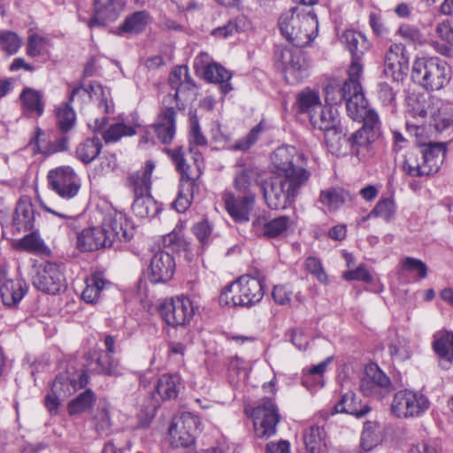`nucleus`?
<instances>
[{"mask_svg":"<svg viewBox=\"0 0 453 453\" xmlns=\"http://www.w3.org/2000/svg\"><path fill=\"white\" fill-rule=\"evenodd\" d=\"M303 159V155L293 146L279 147L272 154L275 174L265 180L261 187L270 209H285L295 202L310 178V173L301 165Z\"/></svg>","mask_w":453,"mask_h":453,"instance_id":"f257e3e1","label":"nucleus"},{"mask_svg":"<svg viewBox=\"0 0 453 453\" xmlns=\"http://www.w3.org/2000/svg\"><path fill=\"white\" fill-rule=\"evenodd\" d=\"M426 127L414 126L411 132H414L418 146L420 158L411 153L403 161L404 173L412 177L428 176L436 173L441 168L447 151L446 143L433 142L424 138Z\"/></svg>","mask_w":453,"mask_h":453,"instance_id":"f03ea898","label":"nucleus"},{"mask_svg":"<svg viewBox=\"0 0 453 453\" xmlns=\"http://www.w3.org/2000/svg\"><path fill=\"white\" fill-rule=\"evenodd\" d=\"M282 35L293 45L303 47L318 35L319 21L311 5L292 7L279 19Z\"/></svg>","mask_w":453,"mask_h":453,"instance_id":"7ed1b4c3","label":"nucleus"},{"mask_svg":"<svg viewBox=\"0 0 453 453\" xmlns=\"http://www.w3.org/2000/svg\"><path fill=\"white\" fill-rule=\"evenodd\" d=\"M264 294L261 280L242 275L221 292L219 303L227 306L251 307L262 300Z\"/></svg>","mask_w":453,"mask_h":453,"instance_id":"20e7f679","label":"nucleus"},{"mask_svg":"<svg viewBox=\"0 0 453 453\" xmlns=\"http://www.w3.org/2000/svg\"><path fill=\"white\" fill-rule=\"evenodd\" d=\"M300 48L293 44H277L274 48L275 65L284 73L287 82L293 85L301 82L309 75V65Z\"/></svg>","mask_w":453,"mask_h":453,"instance_id":"39448f33","label":"nucleus"},{"mask_svg":"<svg viewBox=\"0 0 453 453\" xmlns=\"http://www.w3.org/2000/svg\"><path fill=\"white\" fill-rule=\"evenodd\" d=\"M412 80L426 90H439L449 81L448 65L438 58H418L412 66Z\"/></svg>","mask_w":453,"mask_h":453,"instance_id":"423d86ee","label":"nucleus"},{"mask_svg":"<svg viewBox=\"0 0 453 453\" xmlns=\"http://www.w3.org/2000/svg\"><path fill=\"white\" fill-rule=\"evenodd\" d=\"M165 151L172 158L177 171L180 174V185L178 196L173 205L178 212H184L189 207L195 188L196 180L189 173V165L186 164L181 147L165 149Z\"/></svg>","mask_w":453,"mask_h":453,"instance_id":"0eeeda50","label":"nucleus"},{"mask_svg":"<svg viewBox=\"0 0 453 453\" xmlns=\"http://www.w3.org/2000/svg\"><path fill=\"white\" fill-rule=\"evenodd\" d=\"M250 415L253 418L255 434L257 438L267 440L276 434L280 415L276 404L271 398H263L251 409Z\"/></svg>","mask_w":453,"mask_h":453,"instance_id":"6e6552de","label":"nucleus"},{"mask_svg":"<svg viewBox=\"0 0 453 453\" xmlns=\"http://www.w3.org/2000/svg\"><path fill=\"white\" fill-rule=\"evenodd\" d=\"M198 306L188 296L165 300L159 307L162 319L172 326H185L193 319Z\"/></svg>","mask_w":453,"mask_h":453,"instance_id":"1a4fd4ad","label":"nucleus"},{"mask_svg":"<svg viewBox=\"0 0 453 453\" xmlns=\"http://www.w3.org/2000/svg\"><path fill=\"white\" fill-rule=\"evenodd\" d=\"M47 180L49 188L64 199L74 197L81 188L80 178L70 165L50 170Z\"/></svg>","mask_w":453,"mask_h":453,"instance_id":"9d476101","label":"nucleus"},{"mask_svg":"<svg viewBox=\"0 0 453 453\" xmlns=\"http://www.w3.org/2000/svg\"><path fill=\"white\" fill-rule=\"evenodd\" d=\"M429 408L428 399L422 394L408 389L395 394L391 411L398 418L418 417Z\"/></svg>","mask_w":453,"mask_h":453,"instance_id":"9b49d317","label":"nucleus"},{"mask_svg":"<svg viewBox=\"0 0 453 453\" xmlns=\"http://www.w3.org/2000/svg\"><path fill=\"white\" fill-rule=\"evenodd\" d=\"M359 388L364 395L380 399L392 392L393 384L389 377L376 364L372 363L365 366Z\"/></svg>","mask_w":453,"mask_h":453,"instance_id":"f8f14e48","label":"nucleus"},{"mask_svg":"<svg viewBox=\"0 0 453 453\" xmlns=\"http://www.w3.org/2000/svg\"><path fill=\"white\" fill-rule=\"evenodd\" d=\"M176 111L173 107H166L158 115L157 121L149 127L141 137L142 143H153L156 136L163 143H170L175 134Z\"/></svg>","mask_w":453,"mask_h":453,"instance_id":"ddd939ff","label":"nucleus"},{"mask_svg":"<svg viewBox=\"0 0 453 453\" xmlns=\"http://www.w3.org/2000/svg\"><path fill=\"white\" fill-rule=\"evenodd\" d=\"M101 228L105 233L109 247H111L116 241L127 242L134 235L132 224L120 211L107 213L104 218Z\"/></svg>","mask_w":453,"mask_h":453,"instance_id":"4468645a","label":"nucleus"},{"mask_svg":"<svg viewBox=\"0 0 453 453\" xmlns=\"http://www.w3.org/2000/svg\"><path fill=\"white\" fill-rule=\"evenodd\" d=\"M359 58H353L349 67V79L344 82L352 89V97L348 100V114L351 119L361 116V111L365 105V96L359 79L363 73V66L358 63Z\"/></svg>","mask_w":453,"mask_h":453,"instance_id":"2eb2a0df","label":"nucleus"},{"mask_svg":"<svg viewBox=\"0 0 453 453\" xmlns=\"http://www.w3.org/2000/svg\"><path fill=\"white\" fill-rule=\"evenodd\" d=\"M409 71V58L403 44L390 45L384 58V73L395 81H403Z\"/></svg>","mask_w":453,"mask_h":453,"instance_id":"dca6fc26","label":"nucleus"},{"mask_svg":"<svg viewBox=\"0 0 453 453\" xmlns=\"http://www.w3.org/2000/svg\"><path fill=\"white\" fill-rule=\"evenodd\" d=\"M34 285L41 291L56 295L65 288V277L60 266L46 262L34 279Z\"/></svg>","mask_w":453,"mask_h":453,"instance_id":"f3484780","label":"nucleus"},{"mask_svg":"<svg viewBox=\"0 0 453 453\" xmlns=\"http://www.w3.org/2000/svg\"><path fill=\"white\" fill-rule=\"evenodd\" d=\"M174 271L175 261L170 253L159 250L153 254L149 266V277L151 282H166L172 279Z\"/></svg>","mask_w":453,"mask_h":453,"instance_id":"a211bd4d","label":"nucleus"},{"mask_svg":"<svg viewBox=\"0 0 453 453\" xmlns=\"http://www.w3.org/2000/svg\"><path fill=\"white\" fill-rule=\"evenodd\" d=\"M88 382V377L86 372H64L55 378L51 385V392L62 398H67L78 389L84 388Z\"/></svg>","mask_w":453,"mask_h":453,"instance_id":"6ab92c4d","label":"nucleus"},{"mask_svg":"<svg viewBox=\"0 0 453 453\" xmlns=\"http://www.w3.org/2000/svg\"><path fill=\"white\" fill-rule=\"evenodd\" d=\"M290 225V218L285 215L271 220L265 217H257L252 222V230L257 236L273 239L285 235Z\"/></svg>","mask_w":453,"mask_h":453,"instance_id":"aec40b11","label":"nucleus"},{"mask_svg":"<svg viewBox=\"0 0 453 453\" xmlns=\"http://www.w3.org/2000/svg\"><path fill=\"white\" fill-rule=\"evenodd\" d=\"M226 209L231 218L239 223L248 222L255 202V195L235 196L232 192H226L223 196Z\"/></svg>","mask_w":453,"mask_h":453,"instance_id":"412c9836","label":"nucleus"},{"mask_svg":"<svg viewBox=\"0 0 453 453\" xmlns=\"http://www.w3.org/2000/svg\"><path fill=\"white\" fill-rule=\"evenodd\" d=\"M180 388V377L177 374H163L155 385L151 395L153 406L159 405L161 401L176 399Z\"/></svg>","mask_w":453,"mask_h":453,"instance_id":"4be33fe9","label":"nucleus"},{"mask_svg":"<svg viewBox=\"0 0 453 453\" xmlns=\"http://www.w3.org/2000/svg\"><path fill=\"white\" fill-rule=\"evenodd\" d=\"M90 357L86 365L88 371L111 376L122 375L119 361L109 355V353H104L103 350L95 351Z\"/></svg>","mask_w":453,"mask_h":453,"instance_id":"5701e85b","label":"nucleus"},{"mask_svg":"<svg viewBox=\"0 0 453 453\" xmlns=\"http://www.w3.org/2000/svg\"><path fill=\"white\" fill-rule=\"evenodd\" d=\"M154 168L155 164L148 161L144 169L128 174L126 186L134 196L150 194V179Z\"/></svg>","mask_w":453,"mask_h":453,"instance_id":"b1692460","label":"nucleus"},{"mask_svg":"<svg viewBox=\"0 0 453 453\" xmlns=\"http://www.w3.org/2000/svg\"><path fill=\"white\" fill-rule=\"evenodd\" d=\"M76 247L81 252H90L109 247V244L101 227H89L78 234Z\"/></svg>","mask_w":453,"mask_h":453,"instance_id":"393cba45","label":"nucleus"},{"mask_svg":"<svg viewBox=\"0 0 453 453\" xmlns=\"http://www.w3.org/2000/svg\"><path fill=\"white\" fill-rule=\"evenodd\" d=\"M35 216L33 204L27 200H19L12 219L13 233L32 230L35 226Z\"/></svg>","mask_w":453,"mask_h":453,"instance_id":"a878e982","label":"nucleus"},{"mask_svg":"<svg viewBox=\"0 0 453 453\" xmlns=\"http://www.w3.org/2000/svg\"><path fill=\"white\" fill-rule=\"evenodd\" d=\"M96 15L88 22L89 27H104L118 19L124 7L121 0H107L102 6L96 5Z\"/></svg>","mask_w":453,"mask_h":453,"instance_id":"bb28decb","label":"nucleus"},{"mask_svg":"<svg viewBox=\"0 0 453 453\" xmlns=\"http://www.w3.org/2000/svg\"><path fill=\"white\" fill-rule=\"evenodd\" d=\"M371 411L367 403L357 401L356 395L352 392L344 394L340 401L334 404L330 415L336 413H346L356 418H362Z\"/></svg>","mask_w":453,"mask_h":453,"instance_id":"cd10ccee","label":"nucleus"},{"mask_svg":"<svg viewBox=\"0 0 453 453\" xmlns=\"http://www.w3.org/2000/svg\"><path fill=\"white\" fill-rule=\"evenodd\" d=\"M204 79L211 83L219 84V89L223 96H226L233 89L230 83L232 73L223 65L218 63L208 64L203 70Z\"/></svg>","mask_w":453,"mask_h":453,"instance_id":"c85d7f7f","label":"nucleus"},{"mask_svg":"<svg viewBox=\"0 0 453 453\" xmlns=\"http://www.w3.org/2000/svg\"><path fill=\"white\" fill-rule=\"evenodd\" d=\"M42 129L38 128L36 131V136L30 142V147H32L33 153H42L44 156H50L58 152L66 151L69 149V136L63 133L55 137L54 140L50 141L48 144L44 146L40 145V135L42 134Z\"/></svg>","mask_w":453,"mask_h":453,"instance_id":"c756f323","label":"nucleus"},{"mask_svg":"<svg viewBox=\"0 0 453 453\" xmlns=\"http://www.w3.org/2000/svg\"><path fill=\"white\" fill-rule=\"evenodd\" d=\"M150 21V16L146 11L134 12L125 18L117 28V35H138L145 29Z\"/></svg>","mask_w":453,"mask_h":453,"instance_id":"7c9ffc66","label":"nucleus"},{"mask_svg":"<svg viewBox=\"0 0 453 453\" xmlns=\"http://www.w3.org/2000/svg\"><path fill=\"white\" fill-rule=\"evenodd\" d=\"M0 271L4 273V278L0 280V296L4 305L12 307L16 305L23 298L25 292L22 284L19 281L8 280L6 273L4 270Z\"/></svg>","mask_w":453,"mask_h":453,"instance_id":"2f4dec72","label":"nucleus"},{"mask_svg":"<svg viewBox=\"0 0 453 453\" xmlns=\"http://www.w3.org/2000/svg\"><path fill=\"white\" fill-rule=\"evenodd\" d=\"M169 85L175 90L174 97L179 100L180 96H184L187 92L195 88V84L191 81L188 68L186 66L175 67L169 75Z\"/></svg>","mask_w":453,"mask_h":453,"instance_id":"473e14b6","label":"nucleus"},{"mask_svg":"<svg viewBox=\"0 0 453 453\" xmlns=\"http://www.w3.org/2000/svg\"><path fill=\"white\" fill-rule=\"evenodd\" d=\"M352 195L340 187L329 188L320 191L319 202L330 211L339 209L347 202L352 201Z\"/></svg>","mask_w":453,"mask_h":453,"instance_id":"72a5a7b5","label":"nucleus"},{"mask_svg":"<svg viewBox=\"0 0 453 453\" xmlns=\"http://www.w3.org/2000/svg\"><path fill=\"white\" fill-rule=\"evenodd\" d=\"M325 142L328 150L337 157L345 155L349 148V138L346 139L341 124L324 132Z\"/></svg>","mask_w":453,"mask_h":453,"instance_id":"f704fd0d","label":"nucleus"},{"mask_svg":"<svg viewBox=\"0 0 453 453\" xmlns=\"http://www.w3.org/2000/svg\"><path fill=\"white\" fill-rule=\"evenodd\" d=\"M434 127L438 132H442L453 127V103L438 101L436 108L431 111Z\"/></svg>","mask_w":453,"mask_h":453,"instance_id":"c9c22d12","label":"nucleus"},{"mask_svg":"<svg viewBox=\"0 0 453 453\" xmlns=\"http://www.w3.org/2000/svg\"><path fill=\"white\" fill-rule=\"evenodd\" d=\"M311 124L319 130L326 132L340 124L337 111L332 107L323 106L312 112L310 118Z\"/></svg>","mask_w":453,"mask_h":453,"instance_id":"e433bc0d","label":"nucleus"},{"mask_svg":"<svg viewBox=\"0 0 453 453\" xmlns=\"http://www.w3.org/2000/svg\"><path fill=\"white\" fill-rule=\"evenodd\" d=\"M132 211L135 216L141 219L153 218L161 208L150 194L134 196Z\"/></svg>","mask_w":453,"mask_h":453,"instance_id":"4c0bfd02","label":"nucleus"},{"mask_svg":"<svg viewBox=\"0 0 453 453\" xmlns=\"http://www.w3.org/2000/svg\"><path fill=\"white\" fill-rule=\"evenodd\" d=\"M23 109L28 113L42 116L44 111L43 94L41 91L26 88L19 96Z\"/></svg>","mask_w":453,"mask_h":453,"instance_id":"58836bf2","label":"nucleus"},{"mask_svg":"<svg viewBox=\"0 0 453 453\" xmlns=\"http://www.w3.org/2000/svg\"><path fill=\"white\" fill-rule=\"evenodd\" d=\"M101 150L102 142L99 138H88L77 145L75 154L80 161L88 165L96 159Z\"/></svg>","mask_w":453,"mask_h":453,"instance_id":"ea45409f","label":"nucleus"},{"mask_svg":"<svg viewBox=\"0 0 453 453\" xmlns=\"http://www.w3.org/2000/svg\"><path fill=\"white\" fill-rule=\"evenodd\" d=\"M325 430L319 426H311L303 432V441L309 453H321L326 447Z\"/></svg>","mask_w":453,"mask_h":453,"instance_id":"a19ab883","label":"nucleus"},{"mask_svg":"<svg viewBox=\"0 0 453 453\" xmlns=\"http://www.w3.org/2000/svg\"><path fill=\"white\" fill-rule=\"evenodd\" d=\"M377 140L365 129H358L349 138V149L357 157L365 156L369 151V146Z\"/></svg>","mask_w":453,"mask_h":453,"instance_id":"79ce46f5","label":"nucleus"},{"mask_svg":"<svg viewBox=\"0 0 453 453\" xmlns=\"http://www.w3.org/2000/svg\"><path fill=\"white\" fill-rule=\"evenodd\" d=\"M342 42L346 45L353 58H360L367 49L365 36L353 30L345 31L342 35Z\"/></svg>","mask_w":453,"mask_h":453,"instance_id":"37998d69","label":"nucleus"},{"mask_svg":"<svg viewBox=\"0 0 453 453\" xmlns=\"http://www.w3.org/2000/svg\"><path fill=\"white\" fill-rule=\"evenodd\" d=\"M352 97V89L348 84L330 83L325 88V100L330 104H338L345 101L346 109L348 110V100Z\"/></svg>","mask_w":453,"mask_h":453,"instance_id":"c03bdc74","label":"nucleus"},{"mask_svg":"<svg viewBox=\"0 0 453 453\" xmlns=\"http://www.w3.org/2000/svg\"><path fill=\"white\" fill-rule=\"evenodd\" d=\"M257 173L250 167L240 168L234 176V186L235 190L242 194L255 195L251 188L253 187L252 180L255 179Z\"/></svg>","mask_w":453,"mask_h":453,"instance_id":"a18cd8bd","label":"nucleus"},{"mask_svg":"<svg viewBox=\"0 0 453 453\" xmlns=\"http://www.w3.org/2000/svg\"><path fill=\"white\" fill-rule=\"evenodd\" d=\"M298 108L301 112L308 113L309 118L312 112L321 108V102L317 92L309 88L303 89L297 96Z\"/></svg>","mask_w":453,"mask_h":453,"instance_id":"49530a36","label":"nucleus"},{"mask_svg":"<svg viewBox=\"0 0 453 453\" xmlns=\"http://www.w3.org/2000/svg\"><path fill=\"white\" fill-rule=\"evenodd\" d=\"M70 103H63L56 110L58 127L62 133L70 131L75 124L76 114Z\"/></svg>","mask_w":453,"mask_h":453,"instance_id":"de8ad7c7","label":"nucleus"},{"mask_svg":"<svg viewBox=\"0 0 453 453\" xmlns=\"http://www.w3.org/2000/svg\"><path fill=\"white\" fill-rule=\"evenodd\" d=\"M434 349L444 362L453 363V334L444 333L440 338L434 341Z\"/></svg>","mask_w":453,"mask_h":453,"instance_id":"09e8293b","label":"nucleus"},{"mask_svg":"<svg viewBox=\"0 0 453 453\" xmlns=\"http://www.w3.org/2000/svg\"><path fill=\"white\" fill-rule=\"evenodd\" d=\"M358 119H363L364 120L363 127L360 129H365L366 133L372 134V137L379 139L381 134V124L378 113L372 109L367 110L365 104ZM356 119H357V118Z\"/></svg>","mask_w":453,"mask_h":453,"instance_id":"8fccbe9b","label":"nucleus"},{"mask_svg":"<svg viewBox=\"0 0 453 453\" xmlns=\"http://www.w3.org/2000/svg\"><path fill=\"white\" fill-rule=\"evenodd\" d=\"M95 399L94 392L91 389H86L68 403V413L73 416L88 410L93 405Z\"/></svg>","mask_w":453,"mask_h":453,"instance_id":"3c124183","label":"nucleus"},{"mask_svg":"<svg viewBox=\"0 0 453 453\" xmlns=\"http://www.w3.org/2000/svg\"><path fill=\"white\" fill-rule=\"evenodd\" d=\"M86 284V288L81 293V298L88 303L97 302L106 282L99 276H92Z\"/></svg>","mask_w":453,"mask_h":453,"instance_id":"603ef678","label":"nucleus"},{"mask_svg":"<svg viewBox=\"0 0 453 453\" xmlns=\"http://www.w3.org/2000/svg\"><path fill=\"white\" fill-rule=\"evenodd\" d=\"M173 423H174L177 427L188 432V434H192L193 438H196L201 426L200 418L190 412L181 414L180 417L174 418Z\"/></svg>","mask_w":453,"mask_h":453,"instance_id":"864d4df0","label":"nucleus"},{"mask_svg":"<svg viewBox=\"0 0 453 453\" xmlns=\"http://www.w3.org/2000/svg\"><path fill=\"white\" fill-rule=\"evenodd\" d=\"M135 129L133 127L127 126L124 123H117L111 125L109 128L103 134L104 140L106 143L115 142L123 136H130L134 134Z\"/></svg>","mask_w":453,"mask_h":453,"instance_id":"5fc2aeb1","label":"nucleus"},{"mask_svg":"<svg viewBox=\"0 0 453 453\" xmlns=\"http://www.w3.org/2000/svg\"><path fill=\"white\" fill-rule=\"evenodd\" d=\"M169 436L171 444L175 448H188L195 442V438L192 437V434L177 427L174 423H172L169 428Z\"/></svg>","mask_w":453,"mask_h":453,"instance_id":"6e6d98bb","label":"nucleus"},{"mask_svg":"<svg viewBox=\"0 0 453 453\" xmlns=\"http://www.w3.org/2000/svg\"><path fill=\"white\" fill-rule=\"evenodd\" d=\"M392 358L397 362H403L411 357V352L407 341L397 337L388 347Z\"/></svg>","mask_w":453,"mask_h":453,"instance_id":"4d7b16f0","label":"nucleus"},{"mask_svg":"<svg viewBox=\"0 0 453 453\" xmlns=\"http://www.w3.org/2000/svg\"><path fill=\"white\" fill-rule=\"evenodd\" d=\"M18 247L31 253H38L45 249L42 239L36 232H32L19 241Z\"/></svg>","mask_w":453,"mask_h":453,"instance_id":"13d9d810","label":"nucleus"},{"mask_svg":"<svg viewBox=\"0 0 453 453\" xmlns=\"http://www.w3.org/2000/svg\"><path fill=\"white\" fill-rule=\"evenodd\" d=\"M49 41L37 34L29 35L27 46V54L35 58L42 56L47 52Z\"/></svg>","mask_w":453,"mask_h":453,"instance_id":"bf43d9fd","label":"nucleus"},{"mask_svg":"<svg viewBox=\"0 0 453 453\" xmlns=\"http://www.w3.org/2000/svg\"><path fill=\"white\" fill-rule=\"evenodd\" d=\"M394 213V202L389 198H385L377 203V204L371 211V212L365 218L363 219V221L366 220L371 217H380L384 219L385 220H389Z\"/></svg>","mask_w":453,"mask_h":453,"instance_id":"052dcab7","label":"nucleus"},{"mask_svg":"<svg viewBox=\"0 0 453 453\" xmlns=\"http://www.w3.org/2000/svg\"><path fill=\"white\" fill-rule=\"evenodd\" d=\"M20 39L17 34L10 31L0 34V47L8 55L15 54L20 48Z\"/></svg>","mask_w":453,"mask_h":453,"instance_id":"680f3d73","label":"nucleus"},{"mask_svg":"<svg viewBox=\"0 0 453 453\" xmlns=\"http://www.w3.org/2000/svg\"><path fill=\"white\" fill-rule=\"evenodd\" d=\"M98 410L100 411L95 417V428L98 434L107 435L111 426V422L109 414V407L107 404H104Z\"/></svg>","mask_w":453,"mask_h":453,"instance_id":"e2e57ef3","label":"nucleus"},{"mask_svg":"<svg viewBox=\"0 0 453 453\" xmlns=\"http://www.w3.org/2000/svg\"><path fill=\"white\" fill-rule=\"evenodd\" d=\"M306 269L310 273L316 277L321 283H327L328 278L322 266L321 261L314 257H310L305 261Z\"/></svg>","mask_w":453,"mask_h":453,"instance_id":"0e129e2a","label":"nucleus"},{"mask_svg":"<svg viewBox=\"0 0 453 453\" xmlns=\"http://www.w3.org/2000/svg\"><path fill=\"white\" fill-rule=\"evenodd\" d=\"M403 269L410 273L416 272L420 279L427 275V266L420 259L407 257L402 262Z\"/></svg>","mask_w":453,"mask_h":453,"instance_id":"69168bd1","label":"nucleus"},{"mask_svg":"<svg viewBox=\"0 0 453 453\" xmlns=\"http://www.w3.org/2000/svg\"><path fill=\"white\" fill-rule=\"evenodd\" d=\"M262 132L261 123L253 127L245 137L238 140L234 145V149L240 150H249L258 139Z\"/></svg>","mask_w":453,"mask_h":453,"instance_id":"338daca9","label":"nucleus"},{"mask_svg":"<svg viewBox=\"0 0 453 453\" xmlns=\"http://www.w3.org/2000/svg\"><path fill=\"white\" fill-rule=\"evenodd\" d=\"M378 97L384 105L392 107V111L395 104V91L386 82H380L378 86Z\"/></svg>","mask_w":453,"mask_h":453,"instance_id":"774afa93","label":"nucleus"}]
</instances>
